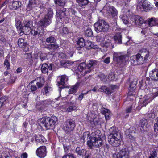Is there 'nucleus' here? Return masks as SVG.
<instances>
[{
  "mask_svg": "<svg viewBox=\"0 0 158 158\" xmlns=\"http://www.w3.org/2000/svg\"><path fill=\"white\" fill-rule=\"evenodd\" d=\"M94 133H92L90 135L88 132H85L83 134V138L84 139L85 138H87L88 139L87 144L90 149L94 147H100L103 144L102 139L100 137H97V135L94 136Z\"/></svg>",
  "mask_w": 158,
  "mask_h": 158,
  "instance_id": "f257e3e1",
  "label": "nucleus"
},
{
  "mask_svg": "<svg viewBox=\"0 0 158 158\" xmlns=\"http://www.w3.org/2000/svg\"><path fill=\"white\" fill-rule=\"evenodd\" d=\"M109 131L110 133L108 136L109 143L113 146H118L120 144V133L115 127L111 128Z\"/></svg>",
  "mask_w": 158,
  "mask_h": 158,
  "instance_id": "f03ea898",
  "label": "nucleus"
},
{
  "mask_svg": "<svg viewBox=\"0 0 158 158\" xmlns=\"http://www.w3.org/2000/svg\"><path fill=\"white\" fill-rule=\"evenodd\" d=\"M53 14L52 10L51 8L48 9L44 18L38 22V25L42 27H45L49 25L51 23Z\"/></svg>",
  "mask_w": 158,
  "mask_h": 158,
  "instance_id": "7ed1b4c3",
  "label": "nucleus"
},
{
  "mask_svg": "<svg viewBox=\"0 0 158 158\" xmlns=\"http://www.w3.org/2000/svg\"><path fill=\"white\" fill-rule=\"evenodd\" d=\"M53 14L52 10L51 8L48 9L44 18L38 22V25L42 27H45L49 25L51 23Z\"/></svg>",
  "mask_w": 158,
  "mask_h": 158,
  "instance_id": "20e7f679",
  "label": "nucleus"
},
{
  "mask_svg": "<svg viewBox=\"0 0 158 158\" xmlns=\"http://www.w3.org/2000/svg\"><path fill=\"white\" fill-rule=\"evenodd\" d=\"M95 31L97 32L107 31L109 25L103 20H99L94 25Z\"/></svg>",
  "mask_w": 158,
  "mask_h": 158,
  "instance_id": "39448f33",
  "label": "nucleus"
},
{
  "mask_svg": "<svg viewBox=\"0 0 158 158\" xmlns=\"http://www.w3.org/2000/svg\"><path fill=\"white\" fill-rule=\"evenodd\" d=\"M97 64V62L94 60H90L89 61V64L86 65L84 62H83L80 64L78 66V69L79 71L81 72L87 69L84 72L85 74L88 73L91 70V68L92 67H94Z\"/></svg>",
  "mask_w": 158,
  "mask_h": 158,
  "instance_id": "423d86ee",
  "label": "nucleus"
},
{
  "mask_svg": "<svg viewBox=\"0 0 158 158\" xmlns=\"http://www.w3.org/2000/svg\"><path fill=\"white\" fill-rule=\"evenodd\" d=\"M103 12L108 16H112L114 17L116 16L118 14L117 10L113 6L106 5L103 9Z\"/></svg>",
  "mask_w": 158,
  "mask_h": 158,
  "instance_id": "0eeeda50",
  "label": "nucleus"
},
{
  "mask_svg": "<svg viewBox=\"0 0 158 158\" xmlns=\"http://www.w3.org/2000/svg\"><path fill=\"white\" fill-rule=\"evenodd\" d=\"M142 58L139 53H138L131 57V63L134 65H141L145 62Z\"/></svg>",
  "mask_w": 158,
  "mask_h": 158,
  "instance_id": "6e6552de",
  "label": "nucleus"
},
{
  "mask_svg": "<svg viewBox=\"0 0 158 158\" xmlns=\"http://www.w3.org/2000/svg\"><path fill=\"white\" fill-rule=\"evenodd\" d=\"M65 123V131L66 133L68 134L74 130L76 126L74 120L70 119L67 120Z\"/></svg>",
  "mask_w": 158,
  "mask_h": 158,
  "instance_id": "1a4fd4ad",
  "label": "nucleus"
},
{
  "mask_svg": "<svg viewBox=\"0 0 158 158\" xmlns=\"http://www.w3.org/2000/svg\"><path fill=\"white\" fill-rule=\"evenodd\" d=\"M137 8L138 9H139L141 10L146 12L152 9V7L146 0H144L142 2L139 3Z\"/></svg>",
  "mask_w": 158,
  "mask_h": 158,
  "instance_id": "9d476101",
  "label": "nucleus"
},
{
  "mask_svg": "<svg viewBox=\"0 0 158 158\" xmlns=\"http://www.w3.org/2000/svg\"><path fill=\"white\" fill-rule=\"evenodd\" d=\"M113 156L114 158H129V153L127 150L123 149L117 153H114Z\"/></svg>",
  "mask_w": 158,
  "mask_h": 158,
  "instance_id": "9b49d317",
  "label": "nucleus"
},
{
  "mask_svg": "<svg viewBox=\"0 0 158 158\" xmlns=\"http://www.w3.org/2000/svg\"><path fill=\"white\" fill-rule=\"evenodd\" d=\"M44 29L40 28H35L34 30H31V31L30 33H31V35L34 36L37 38H39L40 39V37H41L44 33Z\"/></svg>",
  "mask_w": 158,
  "mask_h": 158,
  "instance_id": "f8f14e48",
  "label": "nucleus"
},
{
  "mask_svg": "<svg viewBox=\"0 0 158 158\" xmlns=\"http://www.w3.org/2000/svg\"><path fill=\"white\" fill-rule=\"evenodd\" d=\"M23 29L26 34L30 33L31 27H33V22L31 21H23Z\"/></svg>",
  "mask_w": 158,
  "mask_h": 158,
  "instance_id": "ddd939ff",
  "label": "nucleus"
},
{
  "mask_svg": "<svg viewBox=\"0 0 158 158\" xmlns=\"http://www.w3.org/2000/svg\"><path fill=\"white\" fill-rule=\"evenodd\" d=\"M36 153L38 156L40 158H44L46 155V149L44 146H40L37 148Z\"/></svg>",
  "mask_w": 158,
  "mask_h": 158,
  "instance_id": "4468645a",
  "label": "nucleus"
},
{
  "mask_svg": "<svg viewBox=\"0 0 158 158\" xmlns=\"http://www.w3.org/2000/svg\"><path fill=\"white\" fill-rule=\"evenodd\" d=\"M125 58V56L121 55L119 53L114 52L113 54L114 60L116 61L118 63H121L122 62L125 61L126 60Z\"/></svg>",
  "mask_w": 158,
  "mask_h": 158,
  "instance_id": "2eb2a0df",
  "label": "nucleus"
},
{
  "mask_svg": "<svg viewBox=\"0 0 158 158\" xmlns=\"http://www.w3.org/2000/svg\"><path fill=\"white\" fill-rule=\"evenodd\" d=\"M139 53L143 57L142 58L145 62L148 61L149 59L150 53L147 49H142L140 51Z\"/></svg>",
  "mask_w": 158,
  "mask_h": 158,
  "instance_id": "dca6fc26",
  "label": "nucleus"
},
{
  "mask_svg": "<svg viewBox=\"0 0 158 158\" xmlns=\"http://www.w3.org/2000/svg\"><path fill=\"white\" fill-rule=\"evenodd\" d=\"M24 40L23 39H19L18 44L19 46L24 51H27L28 50V45L27 43L24 42Z\"/></svg>",
  "mask_w": 158,
  "mask_h": 158,
  "instance_id": "f3484780",
  "label": "nucleus"
},
{
  "mask_svg": "<svg viewBox=\"0 0 158 158\" xmlns=\"http://www.w3.org/2000/svg\"><path fill=\"white\" fill-rule=\"evenodd\" d=\"M50 118L47 117L44 118H42L39 120L43 125H44L47 129H51L50 125Z\"/></svg>",
  "mask_w": 158,
  "mask_h": 158,
  "instance_id": "a211bd4d",
  "label": "nucleus"
},
{
  "mask_svg": "<svg viewBox=\"0 0 158 158\" xmlns=\"http://www.w3.org/2000/svg\"><path fill=\"white\" fill-rule=\"evenodd\" d=\"M76 42L75 46L76 49L78 50H80L81 48L83 47L85 45V42L83 38L81 37L78 38Z\"/></svg>",
  "mask_w": 158,
  "mask_h": 158,
  "instance_id": "6ab92c4d",
  "label": "nucleus"
},
{
  "mask_svg": "<svg viewBox=\"0 0 158 158\" xmlns=\"http://www.w3.org/2000/svg\"><path fill=\"white\" fill-rule=\"evenodd\" d=\"M135 23V24L139 25L143 24L145 26L147 21H144L143 19L139 16H135L134 17Z\"/></svg>",
  "mask_w": 158,
  "mask_h": 158,
  "instance_id": "aec40b11",
  "label": "nucleus"
},
{
  "mask_svg": "<svg viewBox=\"0 0 158 158\" xmlns=\"http://www.w3.org/2000/svg\"><path fill=\"white\" fill-rule=\"evenodd\" d=\"M58 79H59L60 81H58V85H64L66 84L67 81L68 80V78L67 76L65 75L61 76L58 77Z\"/></svg>",
  "mask_w": 158,
  "mask_h": 158,
  "instance_id": "412c9836",
  "label": "nucleus"
},
{
  "mask_svg": "<svg viewBox=\"0 0 158 158\" xmlns=\"http://www.w3.org/2000/svg\"><path fill=\"white\" fill-rule=\"evenodd\" d=\"M35 142L37 144L40 143L41 144L46 141L45 138L41 135H37L35 136Z\"/></svg>",
  "mask_w": 158,
  "mask_h": 158,
  "instance_id": "4be33fe9",
  "label": "nucleus"
},
{
  "mask_svg": "<svg viewBox=\"0 0 158 158\" xmlns=\"http://www.w3.org/2000/svg\"><path fill=\"white\" fill-rule=\"evenodd\" d=\"M21 5V3L20 2L13 1L10 4L9 8L11 10H16L19 8Z\"/></svg>",
  "mask_w": 158,
  "mask_h": 158,
  "instance_id": "5701e85b",
  "label": "nucleus"
},
{
  "mask_svg": "<svg viewBox=\"0 0 158 158\" xmlns=\"http://www.w3.org/2000/svg\"><path fill=\"white\" fill-rule=\"evenodd\" d=\"M37 81L36 83L38 88H40L42 87L44 84V80L43 78L42 77H38L31 82L30 83L32 84L33 82L35 81Z\"/></svg>",
  "mask_w": 158,
  "mask_h": 158,
  "instance_id": "b1692460",
  "label": "nucleus"
},
{
  "mask_svg": "<svg viewBox=\"0 0 158 158\" xmlns=\"http://www.w3.org/2000/svg\"><path fill=\"white\" fill-rule=\"evenodd\" d=\"M50 119V124L51 129H53L54 128L55 126L57 124V118L55 116H52Z\"/></svg>",
  "mask_w": 158,
  "mask_h": 158,
  "instance_id": "393cba45",
  "label": "nucleus"
},
{
  "mask_svg": "<svg viewBox=\"0 0 158 158\" xmlns=\"http://www.w3.org/2000/svg\"><path fill=\"white\" fill-rule=\"evenodd\" d=\"M65 10L62 8L59 10L56 13V16L57 17H59L60 19L64 18L66 16V14L65 12Z\"/></svg>",
  "mask_w": 158,
  "mask_h": 158,
  "instance_id": "a878e982",
  "label": "nucleus"
},
{
  "mask_svg": "<svg viewBox=\"0 0 158 158\" xmlns=\"http://www.w3.org/2000/svg\"><path fill=\"white\" fill-rule=\"evenodd\" d=\"M75 152L78 155L82 156L85 155L87 153V151L85 149H81L80 148L78 147L76 148Z\"/></svg>",
  "mask_w": 158,
  "mask_h": 158,
  "instance_id": "bb28decb",
  "label": "nucleus"
},
{
  "mask_svg": "<svg viewBox=\"0 0 158 158\" xmlns=\"http://www.w3.org/2000/svg\"><path fill=\"white\" fill-rule=\"evenodd\" d=\"M148 21H147V23L148 24L150 27H152L155 25L157 23L156 22L157 19L155 18L152 17L148 19Z\"/></svg>",
  "mask_w": 158,
  "mask_h": 158,
  "instance_id": "cd10ccee",
  "label": "nucleus"
},
{
  "mask_svg": "<svg viewBox=\"0 0 158 158\" xmlns=\"http://www.w3.org/2000/svg\"><path fill=\"white\" fill-rule=\"evenodd\" d=\"M122 35L121 33L116 34L114 37V40L116 43L118 44H121L122 42Z\"/></svg>",
  "mask_w": 158,
  "mask_h": 158,
  "instance_id": "c85d7f7f",
  "label": "nucleus"
},
{
  "mask_svg": "<svg viewBox=\"0 0 158 158\" xmlns=\"http://www.w3.org/2000/svg\"><path fill=\"white\" fill-rule=\"evenodd\" d=\"M36 5L35 1L30 0L29 1V3L27 6L26 10L27 11L31 10L32 8L35 7Z\"/></svg>",
  "mask_w": 158,
  "mask_h": 158,
  "instance_id": "c756f323",
  "label": "nucleus"
},
{
  "mask_svg": "<svg viewBox=\"0 0 158 158\" xmlns=\"http://www.w3.org/2000/svg\"><path fill=\"white\" fill-rule=\"evenodd\" d=\"M79 86L80 83L78 82L72 88L69 89V94H73L76 93Z\"/></svg>",
  "mask_w": 158,
  "mask_h": 158,
  "instance_id": "7c9ffc66",
  "label": "nucleus"
},
{
  "mask_svg": "<svg viewBox=\"0 0 158 158\" xmlns=\"http://www.w3.org/2000/svg\"><path fill=\"white\" fill-rule=\"evenodd\" d=\"M151 77L156 81L158 80V71L157 69L152 70L151 74Z\"/></svg>",
  "mask_w": 158,
  "mask_h": 158,
  "instance_id": "2f4dec72",
  "label": "nucleus"
},
{
  "mask_svg": "<svg viewBox=\"0 0 158 158\" xmlns=\"http://www.w3.org/2000/svg\"><path fill=\"white\" fill-rule=\"evenodd\" d=\"M101 112L102 113L105 115L106 119H107L109 118L110 111L108 109L105 108H102Z\"/></svg>",
  "mask_w": 158,
  "mask_h": 158,
  "instance_id": "473e14b6",
  "label": "nucleus"
},
{
  "mask_svg": "<svg viewBox=\"0 0 158 158\" xmlns=\"http://www.w3.org/2000/svg\"><path fill=\"white\" fill-rule=\"evenodd\" d=\"M126 138L131 143L135 142V138L130 133L126 135Z\"/></svg>",
  "mask_w": 158,
  "mask_h": 158,
  "instance_id": "72a5a7b5",
  "label": "nucleus"
},
{
  "mask_svg": "<svg viewBox=\"0 0 158 158\" xmlns=\"http://www.w3.org/2000/svg\"><path fill=\"white\" fill-rule=\"evenodd\" d=\"M143 99V100L142 102L141 103H140L141 107L146 106V105L149 103L151 101L149 98L147 97V96H145Z\"/></svg>",
  "mask_w": 158,
  "mask_h": 158,
  "instance_id": "f704fd0d",
  "label": "nucleus"
},
{
  "mask_svg": "<svg viewBox=\"0 0 158 158\" xmlns=\"http://www.w3.org/2000/svg\"><path fill=\"white\" fill-rule=\"evenodd\" d=\"M140 131H142L144 130V128L146 127L147 124V121L145 119H143L140 121Z\"/></svg>",
  "mask_w": 158,
  "mask_h": 158,
  "instance_id": "c9c22d12",
  "label": "nucleus"
},
{
  "mask_svg": "<svg viewBox=\"0 0 158 158\" xmlns=\"http://www.w3.org/2000/svg\"><path fill=\"white\" fill-rule=\"evenodd\" d=\"M85 36L87 37H90L92 35L93 32L91 28L88 27L85 30Z\"/></svg>",
  "mask_w": 158,
  "mask_h": 158,
  "instance_id": "e433bc0d",
  "label": "nucleus"
},
{
  "mask_svg": "<svg viewBox=\"0 0 158 158\" xmlns=\"http://www.w3.org/2000/svg\"><path fill=\"white\" fill-rule=\"evenodd\" d=\"M46 42L48 43H55L56 40L53 36H50L47 37L46 40Z\"/></svg>",
  "mask_w": 158,
  "mask_h": 158,
  "instance_id": "4c0bfd02",
  "label": "nucleus"
},
{
  "mask_svg": "<svg viewBox=\"0 0 158 158\" xmlns=\"http://www.w3.org/2000/svg\"><path fill=\"white\" fill-rule=\"evenodd\" d=\"M52 90V88L51 87L48 86H45L43 89L44 95L45 94L47 96L49 94V92Z\"/></svg>",
  "mask_w": 158,
  "mask_h": 158,
  "instance_id": "58836bf2",
  "label": "nucleus"
},
{
  "mask_svg": "<svg viewBox=\"0 0 158 158\" xmlns=\"http://www.w3.org/2000/svg\"><path fill=\"white\" fill-rule=\"evenodd\" d=\"M100 89L103 90V91L105 92L106 94H110L113 91L111 90L109 88H107L105 86H103L100 88Z\"/></svg>",
  "mask_w": 158,
  "mask_h": 158,
  "instance_id": "ea45409f",
  "label": "nucleus"
},
{
  "mask_svg": "<svg viewBox=\"0 0 158 158\" xmlns=\"http://www.w3.org/2000/svg\"><path fill=\"white\" fill-rule=\"evenodd\" d=\"M86 48L89 49L91 48H94V46L92 43L90 41H87L85 43V45Z\"/></svg>",
  "mask_w": 158,
  "mask_h": 158,
  "instance_id": "a19ab883",
  "label": "nucleus"
},
{
  "mask_svg": "<svg viewBox=\"0 0 158 158\" xmlns=\"http://www.w3.org/2000/svg\"><path fill=\"white\" fill-rule=\"evenodd\" d=\"M120 18L125 24H127L128 23V18L127 15H122L120 16Z\"/></svg>",
  "mask_w": 158,
  "mask_h": 158,
  "instance_id": "79ce46f5",
  "label": "nucleus"
},
{
  "mask_svg": "<svg viewBox=\"0 0 158 158\" xmlns=\"http://www.w3.org/2000/svg\"><path fill=\"white\" fill-rule=\"evenodd\" d=\"M58 47L59 46L57 44H52L48 45L47 48L48 49L50 50H55L57 49Z\"/></svg>",
  "mask_w": 158,
  "mask_h": 158,
  "instance_id": "37998d69",
  "label": "nucleus"
},
{
  "mask_svg": "<svg viewBox=\"0 0 158 158\" xmlns=\"http://www.w3.org/2000/svg\"><path fill=\"white\" fill-rule=\"evenodd\" d=\"M47 67L48 65L46 64H44L42 65L41 70L43 73H48V69Z\"/></svg>",
  "mask_w": 158,
  "mask_h": 158,
  "instance_id": "c03bdc74",
  "label": "nucleus"
},
{
  "mask_svg": "<svg viewBox=\"0 0 158 158\" xmlns=\"http://www.w3.org/2000/svg\"><path fill=\"white\" fill-rule=\"evenodd\" d=\"M55 3L59 6H63L65 4V0H54Z\"/></svg>",
  "mask_w": 158,
  "mask_h": 158,
  "instance_id": "a18cd8bd",
  "label": "nucleus"
},
{
  "mask_svg": "<svg viewBox=\"0 0 158 158\" xmlns=\"http://www.w3.org/2000/svg\"><path fill=\"white\" fill-rule=\"evenodd\" d=\"M77 107V106L75 105L70 106L67 108L66 111L68 112H71L73 111L76 110Z\"/></svg>",
  "mask_w": 158,
  "mask_h": 158,
  "instance_id": "49530a36",
  "label": "nucleus"
},
{
  "mask_svg": "<svg viewBox=\"0 0 158 158\" xmlns=\"http://www.w3.org/2000/svg\"><path fill=\"white\" fill-rule=\"evenodd\" d=\"M40 58L42 61L46 60L47 59V55L46 54L41 53L40 55Z\"/></svg>",
  "mask_w": 158,
  "mask_h": 158,
  "instance_id": "de8ad7c7",
  "label": "nucleus"
},
{
  "mask_svg": "<svg viewBox=\"0 0 158 158\" xmlns=\"http://www.w3.org/2000/svg\"><path fill=\"white\" fill-rule=\"evenodd\" d=\"M18 29V33L19 34L20 36L22 35L24 33H25L24 30L23 29V27H22L20 28H17Z\"/></svg>",
  "mask_w": 158,
  "mask_h": 158,
  "instance_id": "09e8293b",
  "label": "nucleus"
},
{
  "mask_svg": "<svg viewBox=\"0 0 158 158\" xmlns=\"http://www.w3.org/2000/svg\"><path fill=\"white\" fill-rule=\"evenodd\" d=\"M60 32L63 34H67L69 32L68 28L66 27H63L61 30H60Z\"/></svg>",
  "mask_w": 158,
  "mask_h": 158,
  "instance_id": "8fccbe9b",
  "label": "nucleus"
},
{
  "mask_svg": "<svg viewBox=\"0 0 158 158\" xmlns=\"http://www.w3.org/2000/svg\"><path fill=\"white\" fill-rule=\"evenodd\" d=\"M136 86V84L135 83H131L130 85V91H134L135 89V87Z\"/></svg>",
  "mask_w": 158,
  "mask_h": 158,
  "instance_id": "3c124183",
  "label": "nucleus"
},
{
  "mask_svg": "<svg viewBox=\"0 0 158 158\" xmlns=\"http://www.w3.org/2000/svg\"><path fill=\"white\" fill-rule=\"evenodd\" d=\"M62 158H75V157L73 154L69 153L64 155Z\"/></svg>",
  "mask_w": 158,
  "mask_h": 158,
  "instance_id": "603ef678",
  "label": "nucleus"
},
{
  "mask_svg": "<svg viewBox=\"0 0 158 158\" xmlns=\"http://www.w3.org/2000/svg\"><path fill=\"white\" fill-rule=\"evenodd\" d=\"M98 77L102 81H105L106 80V77L105 75L102 73H100L98 75Z\"/></svg>",
  "mask_w": 158,
  "mask_h": 158,
  "instance_id": "864d4df0",
  "label": "nucleus"
},
{
  "mask_svg": "<svg viewBox=\"0 0 158 158\" xmlns=\"http://www.w3.org/2000/svg\"><path fill=\"white\" fill-rule=\"evenodd\" d=\"M81 19L78 17H77L76 16H75V17H74L73 18V22H75L77 24L79 23H80V21L81 20Z\"/></svg>",
  "mask_w": 158,
  "mask_h": 158,
  "instance_id": "5fc2aeb1",
  "label": "nucleus"
},
{
  "mask_svg": "<svg viewBox=\"0 0 158 158\" xmlns=\"http://www.w3.org/2000/svg\"><path fill=\"white\" fill-rule=\"evenodd\" d=\"M104 45L106 47H110L112 46V44L110 40H108L104 43Z\"/></svg>",
  "mask_w": 158,
  "mask_h": 158,
  "instance_id": "6e6d98bb",
  "label": "nucleus"
},
{
  "mask_svg": "<svg viewBox=\"0 0 158 158\" xmlns=\"http://www.w3.org/2000/svg\"><path fill=\"white\" fill-rule=\"evenodd\" d=\"M157 123L154 125V130L155 132H158V117L156 118Z\"/></svg>",
  "mask_w": 158,
  "mask_h": 158,
  "instance_id": "4d7b16f0",
  "label": "nucleus"
},
{
  "mask_svg": "<svg viewBox=\"0 0 158 158\" xmlns=\"http://www.w3.org/2000/svg\"><path fill=\"white\" fill-rule=\"evenodd\" d=\"M89 2L88 0H83V1L82 2V3H81V4H80V5H79V6L84 8L85 6Z\"/></svg>",
  "mask_w": 158,
  "mask_h": 158,
  "instance_id": "13d9d810",
  "label": "nucleus"
},
{
  "mask_svg": "<svg viewBox=\"0 0 158 158\" xmlns=\"http://www.w3.org/2000/svg\"><path fill=\"white\" fill-rule=\"evenodd\" d=\"M4 65L6 66L8 69H10V63L7 59H5L4 62Z\"/></svg>",
  "mask_w": 158,
  "mask_h": 158,
  "instance_id": "bf43d9fd",
  "label": "nucleus"
},
{
  "mask_svg": "<svg viewBox=\"0 0 158 158\" xmlns=\"http://www.w3.org/2000/svg\"><path fill=\"white\" fill-rule=\"evenodd\" d=\"M108 78L109 80H113L114 78V75L113 73H110L108 76Z\"/></svg>",
  "mask_w": 158,
  "mask_h": 158,
  "instance_id": "052dcab7",
  "label": "nucleus"
},
{
  "mask_svg": "<svg viewBox=\"0 0 158 158\" xmlns=\"http://www.w3.org/2000/svg\"><path fill=\"white\" fill-rule=\"evenodd\" d=\"M1 158H11L10 156L9 153L6 154L3 153L1 156Z\"/></svg>",
  "mask_w": 158,
  "mask_h": 158,
  "instance_id": "680f3d73",
  "label": "nucleus"
},
{
  "mask_svg": "<svg viewBox=\"0 0 158 158\" xmlns=\"http://www.w3.org/2000/svg\"><path fill=\"white\" fill-rule=\"evenodd\" d=\"M1 158H11L10 156L9 153L6 154L3 153L1 156Z\"/></svg>",
  "mask_w": 158,
  "mask_h": 158,
  "instance_id": "e2e57ef3",
  "label": "nucleus"
},
{
  "mask_svg": "<svg viewBox=\"0 0 158 158\" xmlns=\"http://www.w3.org/2000/svg\"><path fill=\"white\" fill-rule=\"evenodd\" d=\"M6 99L5 98H0V107H2L4 104V103L5 102Z\"/></svg>",
  "mask_w": 158,
  "mask_h": 158,
  "instance_id": "0e129e2a",
  "label": "nucleus"
},
{
  "mask_svg": "<svg viewBox=\"0 0 158 158\" xmlns=\"http://www.w3.org/2000/svg\"><path fill=\"white\" fill-rule=\"evenodd\" d=\"M38 88V86L37 87L35 85L33 84L31 85V90L32 92L36 91L37 88Z\"/></svg>",
  "mask_w": 158,
  "mask_h": 158,
  "instance_id": "69168bd1",
  "label": "nucleus"
},
{
  "mask_svg": "<svg viewBox=\"0 0 158 158\" xmlns=\"http://www.w3.org/2000/svg\"><path fill=\"white\" fill-rule=\"evenodd\" d=\"M156 152L155 151H153L152 153H151L149 158H155V157H156Z\"/></svg>",
  "mask_w": 158,
  "mask_h": 158,
  "instance_id": "338daca9",
  "label": "nucleus"
},
{
  "mask_svg": "<svg viewBox=\"0 0 158 158\" xmlns=\"http://www.w3.org/2000/svg\"><path fill=\"white\" fill-rule=\"evenodd\" d=\"M16 26L17 28L22 27L21 22L19 20L17 21L16 23Z\"/></svg>",
  "mask_w": 158,
  "mask_h": 158,
  "instance_id": "774afa93",
  "label": "nucleus"
}]
</instances>
